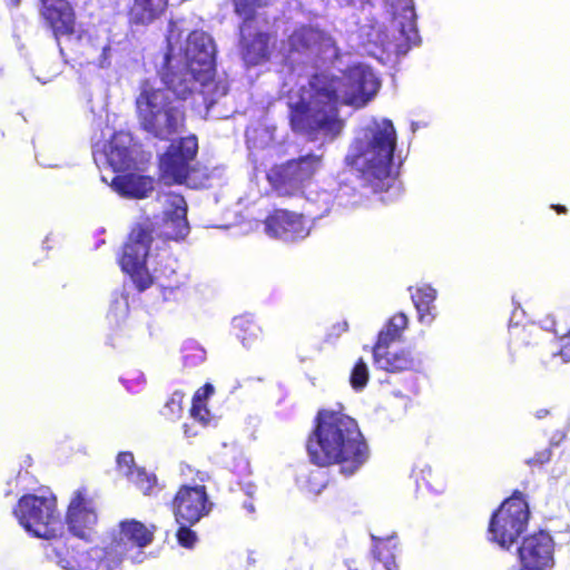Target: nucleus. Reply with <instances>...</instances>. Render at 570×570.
Wrapping results in <instances>:
<instances>
[{
	"label": "nucleus",
	"instance_id": "nucleus-48",
	"mask_svg": "<svg viewBox=\"0 0 570 570\" xmlns=\"http://www.w3.org/2000/svg\"><path fill=\"white\" fill-rule=\"evenodd\" d=\"M11 2L14 4V6H18L20 0H11Z\"/></svg>",
	"mask_w": 570,
	"mask_h": 570
},
{
	"label": "nucleus",
	"instance_id": "nucleus-31",
	"mask_svg": "<svg viewBox=\"0 0 570 570\" xmlns=\"http://www.w3.org/2000/svg\"><path fill=\"white\" fill-rule=\"evenodd\" d=\"M271 0H234L235 12L244 21H253L257 8L268 6Z\"/></svg>",
	"mask_w": 570,
	"mask_h": 570
},
{
	"label": "nucleus",
	"instance_id": "nucleus-20",
	"mask_svg": "<svg viewBox=\"0 0 570 570\" xmlns=\"http://www.w3.org/2000/svg\"><path fill=\"white\" fill-rule=\"evenodd\" d=\"M252 21H243L239 27L240 52L247 66H257L265 62L269 57L268 36L257 32L250 38Z\"/></svg>",
	"mask_w": 570,
	"mask_h": 570
},
{
	"label": "nucleus",
	"instance_id": "nucleus-43",
	"mask_svg": "<svg viewBox=\"0 0 570 570\" xmlns=\"http://www.w3.org/2000/svg\"><path fill=\"white\" fill-rule=\"evenodd\" d=\"M311 478H313V479H318V478H321V479L323 480V479H324V475H323V472H321V471H316V472H313V473L311 474Z\"/></svg>",
	"mask_w": 570,
	"mask_h": 570
},
{
	"label": "nucleus",
	"instance_id": "nucleus-23",
	"mask_svg": "<svg viewBox=\"0 0 570 570\" xmlns=\"http://www.w3.org/2000/svg\"><path fill=\"white\" fill-rule=\"evenodd\" d=\"M373 356L377 367L389 372L405 371L415 365V360L412 357L411 353L405 350L395 352L373 350Z\"/></svg>",
	"mask_w": 570,
	"mask_h": 570
},
{
	"label": "nucleus",
	"instance_id": "nucleus-37",
	"mask_svg": "<svg viewBox=\"0 0 570 570\" xmlns=\"http://www.w3.org/2000/svg\"><path fill=\"white\" fill-rule=\"evenodd\" d=\"M552 355L553 357L560 356L564 363L570 362V333L559 340V350Z\"/></svg>",
	"mask_w": 570,
	"mask_h": 570
},
{
	"label": "nucleus",
	"instance_id": "nucleus-22",
	"mask_svg": "<svg viewBox=\"0 0 570 570\" xmlns=\"http://www.w3.org/2000/svg\"><path fill=\"white\" fill-rule=\"evenodd\" d=\"M110 186L128 198H146L154 191V180L150 177L135 174L115 176Z\"/></svg>",
	"mask_w": 570,
	"mask_h": 570
},
{
	"label": "nucleus",
	"instance_id": "nucleus-10",
	"mask_svg": "<svg viewBox=\"0 0 570 570\" xmlns=\"http://www.w3.org/2000/svg\"><path fill=\"white\" fill-rule=\"evenodd\" d=\"M159 240L154 238L151 223L146 220L132 228L128 242L124 246L120 265L129 274L139 291L148 288L154 277L149 273L148 264L158 249Z\"/></svg>",
	"mask_w": 570,
	"mask_h": 570
},
{
	"label": "nucleus",
	"instance_id": "nucleus-46",
	"mask_svg": "<svg viewBox=\"0 0 570 570\" xmlns=\"http://www.w3.org/2000/svg\"><path fill=\"white\" fill-rule=\"evenodd\" d=\"M245 508H246V509H248V511H250V512H253V511H254V507H253V504H252V503H249V504H246V503H245Z\"/></svg>",
	"mask_w": 570,
	"mask_h": 570
},
{
	"label": "nucleus",
	"instance_id": "nucleus-17",
	"mask_svg": "<svg viewBox=\"0 0 570 570\" xmlns=\"http://www.w3.org/2000/svg\"><path fill=\"white\" fill-rule=\"evenodd\" d=\"M158 202L164 207L161 235L174 240L185 238L189 233L185 198L178 194L169 193L159 196Z\"/></svg>",
	"mask_w": 570,
	"mask_h": 570
},
{
	"label": "nucleus",
	"instance_id": "nucleus-21",
	"mask_svg": "<svg viewBox=\"0 0 570 570\" xmlns=\"http://www.w3.org/2000/svg\"><path fill=\"white\" fill-rule=\"evenodd\" d=\"M117 470L119 474L126 476L128 481L135 484L144 494H150L156 485V476L138 468L135 464L131 452H121L118 454Z\"/></svg>",
	"mask_w": 570,
	"mask_h": 570
},
{
	"label": "nucleus",
	"instance_id": "nucleus-1",
	"mask_svg": "<svg viewBox=\"0 0 570 570\" xmlns=\"http://www.w3.org/2000/svg\"><path fill=\"white\" fill-rule=\"evenodd\" d=\"M184 20H171L167 35L166 70L160 87L145 80L136 98L138 120L142 129L159 139H169L184 124L179 100L198 92L209 109L227 94L225 79L215 78L216 47L204 31H193L183 45Z\"/></svg>",
	"mask_w": 570,
	"mask_h": 570
},
{
	"label": "nucleus",
	"instance_id": "nucleus-38",
	"mask_svg": "<svg viewBox=\"0 0 570 570\" xmlns=\"http://www.w3.org/2000/svg\"><path fill=\"white\" fill-rule=\"evenodd\" d=\"M414 476L416 480H422L428 487L433 488L431 480L433 479V471L431 466L424 465L417 471V468L413 470Z\"/></svg>",
	"mask_w": 570,
	"mask_h": 570
},
{
	"label": "nucleus",
	"instance_id": "nucleus-40",
	"mask_svg": "<svg viewBox=\"0 0 570 570\" xmlns=\"http://www.w3.org/2000/svg\"><path fill=\"white\" fill-rule=\"evenodd\" d=\"M551 458V452L549 450H543L538 452L533 458L529 459L527 463L529 465H541L548 462Z\"/></svg>",
	"mask_w": 570,
	"mask_h": 570
},
{
	"label": "nucleus",
	"instance_id": "nucleus-35",
	"mask_svg": "<svg viewBox=\"0 0 570 570\" xmlns=\"http://www.w3.org/2000/svg\"><path fill=\"white\" fill-rule=\"evenodd\" d=\"M180 528L177 531V540L181 547L193 548L195 542L197 541L196 533L190 530V525L179 524Z\"/></svg>",
	"mask_w": 570,
	"mask_h": 570
},
{
	"label": "nucleus",
	"instance_id": "nucleus-13",
	"mask_svg": "<svg viewBox=\"0 0 570 570\" xmlns=\"http://www.w3.org/2000/svg\"><path fill=\"white\" fill-rule=\"evenodd\" d=\"M92 156L98 166L106 164L114 171H124L135 165L137 149L132 144L131 135L119 131L108 142H95Z\"/></svg>",
	"mask_w": 570,
	"mask_h": 570
},
{
	"label": "nucleus",
	"instance_id": "nucleus-42",
	"mask_svg": "<svg viewBox=\"0 0 570 570\" xmlns=\"http://www.w3.org/2000/svg\"><path fill=\"white\" fill-rule=\"evenodd\" d=\"M548 413H549V412H548V410H543V409H542V410H539V411H537V412H535V416H537L538 419H543L544 416H547V415H548Z\"/></svg>",
	"mask_w": 570,
	"mask_h": 570
},
{
	"label": "nucleus",
	"instance_id": "nucleus-4",
	"mask_svg": "<svg viewBox=\"0 0 570 570\" xmlns=\"http://www.w3.org/2000/svg\"><path fill=\"white\" fill-rule=\"evenodd\" d=\"M311 461L318 466L338 464L341 473L353 475L368 459V446L354 419L322 410L306 444Z\"/></svg>",
	"mask_w": 570,
	"mask_h": 570
},
{
	"label": "nucleus",
	"instance_id": "nucleus-29",
	"mask_svg": "<svg viewBox=\"0 0 570 570\" xmlns=\"http://www.w3.org/2000/svg\"><path fill=\"white\" fill-rule=\"evenodd\" d=\"M214 393V387L206 384L203 389L198 390L193 399L191 416L203 424L208 423L209 411L205 406L206 399Z\"/></svg>",
	"mask_w": 570,
	"mask_h": 570
},
{
	"label": "nucleus",
	"instance_id": "nucleus-34",
	"mask_svg": "<svg viewBox=\"0 0 570 570\" xmlns=\"http://www.w3.org/2000/svg\"><path fill=\"white\" fill-rule=\"evenodd\" d=\"M184 351V362L187 366L199 365L206 360V351L194 343L185 346Z\"/></svg>",
	"mask_w": 570,
	"mask_h": 570
},
{
	"label": "nucleus",
	"instance_id": "nucleus-19",
	"mask_svg": "<svg viewBox=\"0 0 570 570\" xmlns=\"http://www.w3.org/2000/svg\"><path fill=\"white\" fill-rule=\"evenodd\" d=\"M41 16L51 27L56 39L73 32L75 16L65 0H41Z\"/></svg>",
	"mask_w": 570,
	"mask_h": 570
},
{
	"label": "nucleus",
	"instance_id": "nucleus-2",
	"mask_svg": "<svg viewBox=\"0 0 570 570\" xmlns=\"http://www.w3.org/2000/svg\"><path fill=\"white\" fill-rule=\"evenodd\" d=\"M380 81L365 63H354L340 78L325 73L315 75L308 87L291 92L292 128L315 136V139L332 140L343 127L337 116V104L362 108L377 94Z\"/></svg>",
	"mask_w": 570,
	"mask_h": 570
},
{
	"label": "nucleus",
	"instance_id": "nucleus-9",
	"mask_svg": "<svg viewBox=\"0 0 570 570\" xmlns=\"http://www.w3.org/2000/svg\"><path fill=\"white\" fill-rule=\"evenodd\" d=\"M19 523L33 537L47 542L61 540L62 522L52 495H23L13 511Z\"/></svg>",
	"mask_w": 570,
	"mask_h": 570
},
{
	"label": "nucleus",
	"instance_id": "nucleus-16",
	"mask_svg": "<svg viewBox=\"0 0 570 570\" xmlns=\"http://www.w3.org/2000/svg\"><path fill=\"white\" fill-rule=\"evenodd\" d=\"M311 232L309 222L299 214L277 209L265 220V233L284 242L304 239Z\"/></svg>",
	"mask_w": 570,
	"mask_h": 570
},
{
	"label": "nucleus",
	"instance_id": "nucleus-18",
	"mask_svg": "<svg viewBox=\"0 0 570 570\" xmlns=\"http://www.w3.org/2000/svg\"><path fill=\"white\" fill-rule=\"evenodd\" d=\"M552 539L546 532H539L523 540L519 548L522 570H546L553 564Z\"/></svg>",
	"mask_w": 570,
	"mask_h": 570
},
{
	"label": "nucleus",
	"instance_id": "nucleus-3",
	"mask_svg": "<svg viewBox=\"0 0 570 570\" xmlns=\"http://www.w3.org/2000/svg\"><path fill=\"white\" fill-rule=\"evenodd\" d=\"M153 540V533L140 522L124 521L101 547L85 549V544L63 539L43 544L46 558L65 570H121L124 557L142 562V548Z\"/></svg>",
	"mask_w": 570,
	"mask_h": 570
},
{
	"label": "nucleus",
	"instance_id": "nucleus-24",
	"mask_svg": "<svg viewBox=\"0 0 570 570\" xmlns=\"http://www.w3.org/2000/svg\"><path fill=\"white\" fill-rule=\"evenodd\" d=\"M411 298L417 311L419 321L430 325L435 318L433 303L436 298V291L430 285H422L411 293Z\"/></svg>",
	"mask_w": 570,
	"mask_h": 570
},
{
	"label": "nucleus",
	"instance_id": "nucleus-25",
	"mask_svg": "<svg viewBox=\"0 0 570 570\" xmlns=\"http://www.w3.org/2000/svg\"><path fill=\"white\" fill-rule=\"evenodd\" d=\"M167 0H135L131 9V21L148 24L157 19L166 9Z\"/></svg>",
	"mask_w": 570,
	"mask_h": 570
},
{
	"label": "nucleus",
	"instance_id": "nucleus-6",
	"mask_svg": "<svg viewBox=\"0 0 570 570\" xmlns=\"http://www.w3.org/2000/svg\"><path fill=\"white\" fill-rule=\"evenodd\" d=\"M391 30L377 21L363 24L360 29L362 46L367 55L383 61L391 56H405L421 38L416 28V13L413 0L392 1Z\"/></svg>",
	"mask_w": 570,
	"mask_h": 570
},
{
	"label": "nucleus",
	"instance_id": "nucleus-11",
	"mask_svg": "<svg viewBox=\"0 0 570 570\" xmlns=\"http://www.w3.org/2000/svg\"><path fill=\"white\" fill-rule=\"evenodd\" d=\"M322 166V154H307L283 165L274 166L267 179L281 196L297 195Z\"/></svg>",
	"mask_w": 570,
	"mask_h": 570
},
{
	"label": "nucleus",
	"instance_id": "nucleus-32",
	"mask_svg": "<svg viewBox=\"0 0 570 570\" xmlns=\"http://www.w3.org/2000/svg\"><path fill=\"white\" fill-rule=\"evenodd\" d=\"M184 394L179 391L173 393L170 399L166 402L163 414L169 420H176L183 412Z\"/></svg>",
	"mask_w": 570,
	"mask_h": 570
},
{
	"label": "nucleus",
	"instance_id": "nucleus-33",
	"mask_svg": "<svg viewBox=\"0 0 570 570\" xmlns=\"http://www.w3.org/2000/svg\"><path fill=\"white\" fill-rule=\"evenodd\" d=\"M351 385L355 390H362L368 381V368L366 363L360 358L351 373Z\"/></svg>",
	"mask_w": 570,
	"mask_h": 570
},
{
	"label": "nucleus",
	"instance_id": "nucleus-15",
	"mask_svg": "<svg viewBox=\"0 0 570 570\" xmlns=\"http://www.w3.org/2000/svg\"><path fill=\"white\" fill-rule=\"evenodd\" d=\"M204 485H183L174 499V514L178 524L194 525L212 511Z\"/></svg>",
	"mask_w": 570,
	"mask_h": 570
},
{
	"label": "nucleus",
	"instance_id": "nucleus-8",
	"mask_svg": "<svg viewBox=\"0 0 570 570\" xmlns=\"http://www.w3.org/2000/svg\"><path fill=\"white\" fill-rule=\"evenodd\" d=\"M198 141L194 135L173 142L160 158L161 179L165 184H185L190 188L212 187V174L206 167H194Z\"/></svg>",
	"mask_w": 570,
	"mask_h": 570
},
{
	"label": "nucleus",
	"instance_id": "nucleus-44",
	"mask_svg": "<svg viewBox=\"0 0 570 570\" xmlns=\"http://www.w3.org/2000/svg\"><path fill=\"white\" fill-rule=\"evenodd\" d=\"M554 208L557 209L558 213H564L566 212V208L563 206H554Z\"/></svg>",
	"mask_w": 570,
	"mask_h": 570
},
{
	"label": "nucleus",
	"instance_id": "nucleus-7",
	"mask_svg": "<svg viewBox=\"0 0 570 570\" xmlns=\"http://www.w3.org/2000/svg\"><path fill=\"white\" fill-rule=\"evenodd\" d=\"M287 46L286 69H283V72H286V78L281 92L287 96V105H289L291 92L299 91L302 85L308 87V80L315 76H303L297 72V67L306 65L315 69L321 65L334 61L338 53L332 37L312 27H302L295 30L289 36ZM288 108L292 115L291 106Z\"/></svg>",
	"mask_w": 570,
	"mask_h": 570
},
{
	"label": "nucleus",
	"instance_id": "nucleus-14",
	"mask_svg": "<svg viewBox=\"0 0 570 570\" xmlns=\"http://www.w3.org/2000/svg\"><path fill=\"white\" fill-rule=\"evenodd\" d=\"M97 519V503L94 497L87 489L76 490L67 512V523L72 538L63 540L67 542L76 541V539L88 540Z\"/></svg>",
	"mask_w": 570,
	"mask_h": 570
},
{
	"label": "nucleus",
	"instance_id": "nucleus-36",
	"mask_svg": "<svg viewBox=\"0 0 570 570\" xmlns=\"http://www.w3.org/2000/svg\"><path fill=\"white\" fill-rule=\"evenodd\" d=\"M373 554L377 561L383 563L385 570H397L393 554L385 556L379 546L374 547Z\"/></svg>",
	"mask_w": 570,
	"mask_h": 570
},
{
	"label": "nucleus",
	"instance_id": "nucleus-27",
	"mask_svg": "<svg viewBox=\"0 0 570 570\" xmlns=\"http://www.w3.org/2000/svg\"><path fill=\"white\" fill-rule=\"evenodd\" d=\"M306 200L308 204L314 207V209H309V214L314 215L315 217H323L327 215L335 200V196L333 195V191L327 189H321V190H311L308 195L306 196Z\"/></svg>",
	"mask_w": 570,
	"mask_h": 570
},
{
	"label": "nucleus",
	"instance_id": "nucleus-39",
	"mask_svg": "<svg viewBox=\"0 0 570 570\" xmlns=\"http://www.w3.org/2000/svg\"><path fill=\"white\" fill-rule=\"evenodd\" d=\"M111 63V48L106 45L102 47L100 55L97 58V65L100 68H108Z\"/></svg>",
	"mask_w": 570,
	"mask_h": 570
},
{
	"label": "nucleus",
	"instance_id": "nucleus-49",
	"mask_svg": "<svg viewBox=\"0 0 570 570\" xmlns=\"http://www.w3.org/2000/svg\"><path fill=\"white\" fill-rule=\"evenodd\" d=\"M434 490L438 491V492H442L443 491V487H440V488L434 489Z\"/></svg>",
	"mask_w": 570,
	"mask_h": 570
},
{
	"label": "nucleus",
	"instance_id": "nucleus-5",
	"mask_svg": "<svg viewBox=\"0 0 570 570\" xmlns=\"http://www.w3.org/2000/svg\"><path fill=\"white\" fill-rule=\"evenodd\" d=\"M395 146L396 130L393 122L385 118H373L356 130L345 161L374 190H382L391 179Z\"/></svg>",
	"mask_w": 570,
	"mask_h": 570
},
{
	"label": "nucleus",
	"instance_id": "nucleus-26",
	"mask_svg": "<svg viewBox=\"0 0 570 570\" xmlns=\"http://www.w3.org/2000/svg\"><path fill=\"white\" fill-rule=\"evenodd\" d=\"M407 325V317L403 313L395 314L390 318L387 325L379 333V340L374 350H385L390 343L401 336Z\"/></svg>",
	"mask_w": 570,
	"mask_h": 570
},
{
	"label": "nucleus",
	"instance_id": "nucleus-30",
	"mask_svg": "<svg viewBox=\"0 0 570 570\" xmlns=\"http://www.w3.org/2000/svg\"><path fill=\"white\" fill-rule=\"evenodd\" d=\"M246 140L249 149L266 148L274 141V129L266 126L248 129L246 131Z\"/></svg>",
	"mask_w": 570,
	"mask_h": 570
},
{
	"label": "nucleus",
	"instance_id": "nucleus-45",
	"mask_svg": "<svg viewBox=\"0 0 570 570\" xmlns=\"http://www.w3.org/2000/svg\"><path fill=\"white\" fill-rule=\"evenodd\" d=\"M353 562L351 561H346V567L348 568V570H356L355 568H353Z\"/></svg>",
	"mask_w": 570,
	"mask_h": 570
},
{
	"label": "nucleus",
	"instance_id": "nucleus-47",
	"mask_svg": "<svg viewBox=\"0 0 570 570\" xmlns=\"http://www.w3.org/2000/svg\"><path fill=\"white\" fill-rule=\"evenodd\" d=\"M372 540L377 541V542H380V543L382 542V540H381V539H379V538H376V537H374V535H372Z\"/></svg>",
	"mask_w": 570,
	"mask_h": 570
},
{
	"label": "nucleus",
	"instance_id": "nucleus-41",
	"mask_svg": "<svg viewBox=\"0 0 570 570\" xmlns=\"http://www.w3.org/2000/svg\"><path fill=\"white\" fill-rule=\"evenodd\" d=\"M341 6H357L368 2V0H336Z\"/></svg>",
	"mask_w": 570,
	"mask_h": 570
},
{
	"label": "nucleus",
	"instance_id": "nucleus-28",
	"mask_svg": "<svg viewBox=\"0 0 570 570\" xmlns=\"http://www.w3.org/2000/svg\"><path fill=\"white\" fill-rule=\"evenodd\" d=\"M232 325L236 336L243 342L245 346L250 344L257 337L259 332L258 326L248 315L235 317Z\"/></svg>",
	"mask_w": 570,
	"mask_h": 570
},
{
	"label": "nucleus",
	"instance_id": "nucleus-12",
	"mask_svg": "<svg viewBox=\"0 0 570 570\" xmlns=\"http://www.w3.org/2000/svg\"><path fill=\"white\" fill-rule=\"evenodd\" d=\"M528 518V505L521 498L505 500L491 518L490 540L508 549L524 531Z\"/></svg>",
	"mask_w": 570,
	"mask_h": 570
}]
</instances>
